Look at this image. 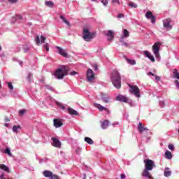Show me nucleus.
Wrapping results in <instances>:
<instances>
[{
  "instance_id": "obj_17",
  "label": "nucleus",
  "mask_w": 179,
  "mask_h": 179,
  "mask_svg": "<svg viewBox=\"0 0 179 179\" xmlns=\"http://www.w3.org/2000/svg\"><path fill=\"white\" fill-rule=\"evenodd\" d=\"M53 123H54V127L55 128H59L61 127L62 125H63L62 122H61V120H59V119H54Z\"/></svg>"
},
{
  "instance_id": "obj_52",
  "label": "nucleus",
  "mask_w": 179,
  "mask_h": 179,
  "mask_svg": "<svg viewBox=\"0 0 179 179\" xmlns=\"http://www.w3.org/2000/svg\"><path fill=\"white\" fill-rule=\"evenodd\" d=\"M4 121L6 122H9V121H10V120H9V118H8V117H5Z\"/></svg>"
},
{
  "instance_id": "obj_18",
  "label": "nucleus",
  "mask_w": 179,
  "mask_h": 179,
  "mask_svg": "<svg viewBox=\"0 0 179 179\" xmlns=\"http://www.w3.org/2000/svg\"><path fill=\"white\" fill-rule=\"evenodd\" d=\"M138 131L140 134H143V132L144 131H149V129H148L146 127H143V125H142L141 122L138 123Z\"/></svg>"
},
{
  "instance_id": "obj_36",
  "label": "nucleus",
  "mask_w": 179,
  "mask_h": 179,
  "mask_svg": "<svg viewBox=\"0 0 179 179\" xmlns=\"http://www.w3.org/2000/svg\"><path fill=\"white\" fill-rule=\"evenodd\" d=\"M4 153L8 155V156H12V152H10V149L9 148L6 149Z\"/></svg>"
},
{
  "instance_id": "obj_23",
  "label": "nucleus",
  "mask_w": 179,
  "mask_h": 179,
  "mask_svg": "<svg viewBox=\"0 0 179 179\" xmlns=\"http://www.w3.org/2000/svg\"><path fill=\"white\" fill-rule=\"evenodd\" d=\"M110 124V122L108 120H103V122L101 123V128L103 129H106V128H108V124Z\"/></svg>"
},
{
  "instance_id": "obj_28",
  "label": "nucleus",
  "mask_w": 179,
  "mask_h": 179,
  "mask_svg": "<svg viewBox=\"0 0 179 179\" xmlns=\"http://www.w3.org/2000/svg\"><path fill=\"white\" fill-rule=\"evenodd\" d=\"M85 142H87V143H88L89 145H93V143H94V141H93L92 138L89 137L85 138Z\"/></svg>"
},
{
  "instance_id": "obj_39",
  "label": "nucleus",
  "mask_w": 179,
  "mask_h": 179,
  "mask_svg": "<svg viewBox=\"0 0 179 179\" xmlns=\"http://www.w3.org/2000/svg\"><path fill=\"white\" fill-rule=\"evenodd\" d=\"M81 152H82V149H80V148H77L76 150V155H80Z\"/></svg>"
},
{
  "instance_id": "obj_14",
  "label": "nucleus",
  "mask_w": 179,
  "mask_h": 179,
  "mask_svg": "<svg viewBox=\"0 0 179 179\" xmlns=\"http://www.w3.org/2000/svg\"><path fill=\"white\" fill-rule=\"evenodd\" d=\"M52 146H54L55 148H61V141H59V139L52 137Z\"/></svg>"
},
{
  "instance_id": "obj_26",
  "label": "nucleus",
  "mask_w": 179,
  "mask_h": 179,
  "mask_svg": "<svg viewBox=\"0 0 179 179\" xmlns=\"http://www.w3.org/2000/svg\"><path fill=\"white\" fill-rule=\"evenodd\" d=\"M21 128L22 127H20V125L13 126V131L15 132V134H17V132H19V129H21Z\"/></svg>"
},
{
  "instance_id": "obj_19",
  "label": "nucleus",
  "mask_w": 179,
  "mask_h": 179,
  "mask_svg": "<svg viewBox=\"0 0 179 179\" xmlns=\"http://www.w3.org/2000/svg\"><path fill=\"white\" fill-rule=\"evenodd\" d=\"M43 174L44 177H46L47 178H51L54 174H52V172L51 171H44L43 172Z\"/></svg>"
},
{
  "instance_id": "obj_29",
  "label": "nucleus",
  "mask_w": 179,
  "mask_h": 179,
  "mask_svg": "<svg viewBox=\"0 0 179 179\" xmlns=\"http://www.w3.org/2000/svg\"><path fill=\"white\" fill-rule=\"evenodd\" d=\"M165 156L166 157V159H171L173 157V155L171 154V152L169 150H166L165 152Z\"/></svg>"
},
{
  "instance_id": "obj_62",
  "label": "nucleus",
  "mask_w": 179,
  "mask_h": 179,
  "mask_svg": "<svg viewBox=\"0 0 179 179\" xmlns=\"http://www.w3.org/2000/svg\"><path fill=\"white\" fill-rule=\"evenodd\" d=\"M92 1H96V0H92Z\"/></svg>"
},
{
  "instance_id": "obj_1",
  "label": "nucleus",
  "mask_w": 179,
  "mask_h": 179,
  "mask_svg": "<svg viewBox=\"0 0 179 179\" xmlns=\"http://www.w3.org/2000/svg\"><path fill=\"white\" fill-rule=\"evenodd\" d=\"M145 169L141 174L143 177H145V178L148 179H153V177H152V175L150 174V172L155 167H156V164H155V162L151 159H145Z\"/></svg>"
},
{
  "instance_id": "obj_55",
  "label": "nucleus",
  "mask_w": 179,
  "mask_h": 179,
  "mask_svg": "<svg viewBox=\"0 0 179 179\" xmlns=\"http://www.w3.org/2000/svg\"><path fill=\"white\" fill-rule=\"evenodd\" d=\"M17 19H20V20H22V15H17Z\"/></svg>"
},
{
  "instance_id": "obj_25",
  "label": "nucleus",
  "mask_w": 179,
  "mask_h": 179,
  "mask_svg": "<svg viewBox=\"0 0 179 179\" xmlns=\"http://www.w3.org/2000/svg\"><path fill=\"white\" fill-rule=\"evenodd\" d=\"M127 37H129V31L127 29L123 30V35L122 36V38H127Z\"/></svg>"
},
{
  "instance_id": "obj_9",
  "label": "nucleus",
  "mask_w": 179,
  "mask_h": 179,
  "mask_svg": "<svg viewBox=\"0 0 179 179\" xmlns=\"http://www.w3.org/2000/svg\"><path fill=\"white\" fill-rule=\"evenodd\" d=\"M145 17L151 20V23H156V16L153 15V13L150 11H148L145 13Z\"/></svg>"
},
{
  "instance_id": "obj_57",
  "label": "nucleus",
  "mask_w": 179,
  "mask_h": 179,
  "mask_svg": "<svg viewBox=\"0 0 179 179\" xmlns=\"http://www.w3.org/2000/svg\"><path fill=\"white\" fill-rule=\"evenodd\" d=\"M124 178H125V175L122 174V175H121V179H124Z\"/></svg>"
},
{
  "instance_id": "obj_20",
  "label": "nucleus",
  "mask_w": 179,
  "mask_h": 179,
  "mask_svg": "<svg viewBox=\"0 0 179 179\" xmlns=\"http://www.w3.org/2000/svg\"><path fill=\"white\" fill-rule=\"evenodd\" d=\"M106 36L108 37V40L110 41L114 38V32L111 30H108Z\"/></svg>"
},
{
  "instance_id": "obj_16",
  "label": "nucleus",
  "mask_w": 179,
  "mask_h": 179,
  "mask_svg": "<svg viewBox=\"0 0 179 179\" xmlns=\"http://www.w3.org/2000/svg\"><path fill=\"white\" fill-rule=\"evenodd\" d=\"M143 54L146 57V58H149L152 61V62H155V57H153V55H152V53H150L148 50H145L143 52Z\"/></svg>"
},
{
  "instance_id": "obj_8",
  "label": "nucleus",
  "mask_w": 179,
  "mask_h": 179,
  "mask_svg": "<svg viewBox=\"0 0 179 179\" xmlns=\"http://www.w3.org/2000/svg\"><path fill=\"white\" fill-rule=\"evenodd\" d=\"M170 23H171V20H170V19H166V20H163L164 27L166 30H171V29H173V26H171V24H170Z\"/></svg>"
},
{
  "instance_id": "obj_59",
  "label": "nucleus",
  "mask_w": 179,
  "mask_h": 179,
  "mask_svg": "<svg viewBox=\"0 0 179 179\" xmlns=\"http://www.w3.org/2000/svg\"><path fill=\"white\" fill-rule=\"evenodd\" d=\"M4 126H6L8 128V127H9V124L5 123Z\"/></svg>"
},
{
  "instance_id": "obj_21",
  "label": "nucleus",
  "mask_w": 179,
  "mask_h": 179,
  "mask_svg": "<svg viewBox=\"0 0 179 179\" xmlns=\"http://www.w3.org/2000/svg\"><path fill=\"white\" fill-rule=\"evenodd\" d=\"M0 169L1 170H3V171H5L6 173H10V169L8 166L5 164H0Z\"/></svg>"
},
{
  "instance_id": "obj_43",
  "label": "nucleus",
  "mask_w": 179,
  "mask_h": 179,
  "mask_svg": "<svg viewBox=\"0 0 179 179\" xmlns=\"http://www.w3.org/2000/svg\"><path fill=\"white\" fill-rule=\"evenodd\" d=\"M169 149L170 150H174V145L173 144H169Z\"/></svg>"
},
{
  "instance_id": "obj_45",
  "label": "nucleus",
  "mask_w": 179,
  "mask_h": 179,
  "mask_svg": "<svg viewBox=\"0 0 179 179\" xmlns=\"http://www.w3.org/2000/svg\"><path fill=\"white\" fill-rule=\"evenodd\" d=\"M50 179H59V177L57 175H53V176H52Z\"/></svg>"
},
{
  "instance_id": "obj_31",
  "label": "nucleus",
  "mask_w": 179,
  "mask_h": 179,
  "mask_svg": "<svg viewBox=\"0 0 179 179\" xmlns=\"http://www.w3.org/2000/svg\"><path fill=\"white\" fill-rule=\"evenodd\" d=\"M60 19H62V20L64 22V23L67 24V26H71L69 21H68L66 19H65V17H64V15H60Z\"/></svg>"
},
{
  "instance_id": "obj_13",
  "label": "nucleus",
  "mask_w": 179,
  "mask_h": 179,
  "mask_svg": "<svg viewBox=\"0 0 179 179\" xmlns=\"http://www.w3.org/2000/svg\"><path fill=\"white\" fill-rule=\"evenodd\" d=\"M117 101H122V103H128L129 99L128 97L123 96V95H119L115 99Z\"/></svg>"
},
{
  "instance_id": "obj_15",
  "label": "nucleus",
  "mask_w": 179,
  "mask_h": 179,
  "mask_svg": "<svg viewBox=\"0 0 179 179\" xmlns=\"http://www.w3.org/2000/svg\"><path fill=\"white\" fill-rule=\"evenodd\" d=\"M101 100L103 103H110V96L107 94L101 93Z\"/></svg>"
},
{
  "instance_id": "obj_30",
  "label": "nucleus",
  "mask_w": 179,
  "mask_h": 179,
  "mask_svg": "<svg viewBox=\"0 0 179 179\" xmlns=\"http://www.w3.org/2000/svg\"><path fill=\"white\" fill-rule=\"evenodd\" d=\"M173 78H175V79H178L179 80V73L177 69H173Z\"/></svg>"
},
{
  "instance_id": "obj_3",
  "label": "nucleus",
  "mask_w": 179,
  "mask_h": 179,
  "mask_svg": "<svg viewBox=\"0 0 179 179\" xmlns=\"http://www.w3.org/2000/svg\"><path fill=\"white\" fill-rule=\"evenodd\" d=\"M68 72H69V66L62 65L55 72V76L57 79H64V77L68 75Z\"/></svg>"
},
{
  "instance_id": "obj_51",
  "label": "nucleus",
  "mask_w": 179,
  "mask_h": 179,
  "mask_svg": "<svg viewBox=\"0 0 179 179\" xmlns=\"http://www.w3.org/2000/svg\"><path fill=\"white\" fill-rule=\"evenodd\" d=\"M117 17H118L119 19H121V18L124 17V14H119V15H117Z\"/></svg>"
},
{
  "instance_id": "obj_61",
  "label": "nucleus",
  "mask_w": 179,
  "mask_h": 179,
  "mask_svg": "<svg viewBox=\"0 0 179 179\" xmlns=\"http://www.w3.org/2000/svg\"><path fill=\"white\" fill-rule=\"evenodd\" d=\"M84 178H86V174L84 175Z\"/></svg>"
},
{
  "instance_id": "obj_47",
  "label": "nucleus",
  "mask_w": 179,
  "mask_h": 179,
  "mask_svg": "<svg viewBox=\"0 0 179 179\" xmlns=\"http://www.w3.org/2000/svg\"><path fill=\"white\" fill-rule=\"evenodd\" d=\"M164 101H159V106H161V107H164Z\"/></svg>"
},
{
  "instance_id": "obj_10",
  "label": "nucleus",
  "mask_w": 179,
  "mask_h": 179,
  "mask_svg": "<svg viewBox=\"0 0 179 179\" xmlns=\"http://www.w3.org/2000/svg\"><path fill=\"white\" fill-rule=\"evenodd\" d=\"M45 40H46L45 37H44L43 36H41V40H40V36H36L35 37V41H36L37 45H38L39 44H43V43H45Z\"/></svg>"
},
{
  "instance_id": "obj_40",
  "label": "nucleus",
  "mask_w": 179,
  "mask_h": 179,
  "mask_svg": "<svg viewBox=\"0 0 179 179\" xmlns=\"http://www.w3.org/2000/svg\"><path fill=\"white\" fill-rule=\"evenodd\" d=\"M31 78H33V74L29 73L27 76V79H28L29 82H30V80H31Z\"/></svg>"
},
{
  "instance_id": "obj_6",
  "label": "nucleus",
  "mask_w": 179,
  "mask_h": 179,
  "mask_svg": "<svg viewBox=\"0 0 179 179\" xmlns=\"http://www.w3.org/2000/svg\"><path fill=\"white\" fill-rule=\"evenodd\" d=\"M161 45H162V43H160L159 42H156L152 45L153 53L155 54L156 58H159V57H160V54H159V51H160Z\"/></svg>"
},
{
  "instance_id": "obj_53",
  "label": "nucleus",
  "mask_w": 179,
  "mask_h": 179,
  "mask_svg": "<svg viewBox=\"0 0 179 179\" xmlns=\"http://www.w3.org/2000/svg\"><path fill=\"white\" fill-rule=\"evenodd\" d=\"M94 71H97V69H99L96 64L94 65Z\"/></svg>"
},
{
  "instance_id": "obj_60",
  "label": "nucleus",
  "mask_w": 179,
  "mask_h": 179,
  "mask_svg": "<svg viewBox=\"0 0 179 179\" xmlns=\"http://www.w3.org/2000/svg\"><path fill=\"white\" fill-rule=\"evenodd\" d=\"M1 50H2V47L0 46V51H1Z\"/></svg>"
},
{
  "instance_id": "obj_5",
  "label": "nucleus",
  "mask_w": 179,
  "mask_h": 179,
  "mask_svg": "<svg viewBox=\"0 0 179 179\" xmlns=\"http://www.w3.org/2000/svg\"><path fill=\"white\" fill-rule=\"evenodd\" d=\"M129 87H130V92L132 94H134V96H136V97H138V99L139 97H141V92L138 86L129 85Z\"/></svg>"
},
{
  "instance_id": "obj_37",
  "label": "nucleus",
  "mask_w": 179,
  "mask_h": 179,
  "mask_svg": "<svg viewBox=\"0 0 179 179\" xmlns=\"http://www.w3.org/2000/svg\"><path fill=\"white\" fill-rule=\"evenodd\" d=\"M43 48H45L47 52H49L50 51V48L48 47V43H45L43 45Z\"/></svg>"
},
{
  "instance_id": "obj_38",
  "label": "nucleus",
  "mask_w": 179,
  "mask_h": 179,
  "mask_svg": "<svg viewBox=\"0 0 179 179\" xmlns=\"http://www.w3.org/2000/svg\"><path fill=\"white\" fill-rule=\"evenodd\" d=\"M101 3L104 6H107V5H108V1L107 0H101Z\"/></svg>"
},
{
  "instance_id": "obj_54",
  "label": "nucleus",
  "mask_w": 179,
  "mask_h": 179,
  "mask_svg": "<svg viewBox=\"0 0 179 179\" xmlns=\"http://www.w3.org/2000/svg\"><path fill=\"white\" fill-rule=\"evenodd\" d=\"M118 122H115L114 123H113V127H115V125H118Z\"/></svg>"
},
{
  "instance_id": "obj_44",
  "label": "nucleus",
  "mask_w": 179,
  "mask_h": 179,
  "mask_svg": "<svg viewBox=\"0 0 179 179\" xmlns=\"http://www.w3.org/2000/svg\"><path fill=\"white\" fill-rule=\"evenodd\" d=\"M24 113H26L25 110H20L19 111V115H23V114H24Z\"/></svg>"
},
{
  "instance_id": "obj_11",
  "label": "nucleus",
  "mask_w": 179,
  "mask_h": 179,
  "mask_svg": "<svg viewBox=\"0 0 179 179\" xmlns=\"http://www.w3.org/2000/svg\"><path fill=\"white\" fill-rule=\"evenodd\" d=\"M56 48L58 51V54H59L62 57H64L65 58L68 57V53H66V51H65V50L59 46H56Z\"/></svg>"
},
{
  "instance_id": "obj_41",
  "label": "nucleus",
  "mask_w": 179,
  "mask_h": 179,
  "mask_svg": "<svg viewBox=\"0 0 179 179\" xmlns=\"http://www.w3.org/2000/svg\"><path fill=\"white\" fill-rule=\"evenodd\" d=\"M8 88H10V90H13V85H12V83H8Z\"/></svg>"
},
{
  "instance_id": "obj_7",
  "label": "nucleus",
  "mask_w": 179,
  "mask_h": 179,
  "mask_svg": "<svg viewBox=\"0 0 179 179\" xmlns=\"http://www.w3.org/2000/svg\"><path fill=\"white\" fill-rule=\"evenodd\" d=\"M87 80H88V82L94 80V73L90 69H89L87 71Z\"/></svg>"
},
{
  "instance_id": "obj_24",
  "label": "nucleus",
  "mask_w": 179,
  "mask_h": 179,
  "mask_svg": "<svg viewBox=\"0 0 179 179\" xmlns=\"http://www.w3.org/2000/svg\"><path fill=\"white\" fill-rule=\"evenodd\" d=\"M171 176V171H170V168H166L164 171V176L170 177Z\"/></svg>"
},
{
  "instance_id": "obj_4",
  "label": "nucleus",
  "mask_w": 179,
  "mask_h": 179,
  "mask_svg": "<svg viewBox=\"0 0 179 179\" xmlns=\"http://www.w3.org/2000/svg\"><path fill=\"white\" fill-rule=\"evenodd\" d=\"M96 36V33H90L89 31V29H84L83 30V38L85 41H90L92 38H94V37Z\"/></svg>"
},
{
  "instance_id": "obj_27",
  "label": "nucleus",
  "mask_w": 179,
  "mask_h": 179,
  "mask_svg": "<svg viewBox=\"0 0 179 179\" xmlns=\"http://www.w3.org/2000/svg\"><path fill=\"white\" fill-rule=\"evenodd\" d=\"M45 5L46 6H48V8H52L54 6V2L51 1H46L45 2Z\"/></svg>"
},
{
  "instance_id": "obj_56",
  "label": "nucleus",
  "mask_w": 179,
  "mask_h": 179,
  "mask_svg": "<svg viewBox=\"0 0 179 179\" xmlns=\"http://www.w3.org/2000/svg\"><path fill=\"white\" fill-rule=\"evenodd\" d=\"M155 79H156V80H160V77L156 76V77H155Z\"/></svg>"
},
{
  "instance_id": "obj_46",
  "label": "nucleus",
  "mask_w": 179,
  "mask_h": 179,
  "mask_svg": "<svg viewBox=\"0 0 179 179\" xmlns=\"http://www.w3.org/2000/svg\"><path fill=\"white\" fill-rule=\"evenodd\" d=\"M112 3H117V5H120V0H112Z\"/></svg>"
},
{
  "instance_id": "obj_32",
  "label": "nucleus",
  "mask_w": 179,
  "mask_h": 179,
  "mask_svg": "<svg viewBox=\"0 0 179 179\" xmlns=\"http://www.w3.org/2000/svg\"><path fill=\"white\" fill-rule=\"evenodd\" d=\"M55 104H57V106H58V107H60V108H62V110H65V105L62 104V103L56 101Z\"/></svg>"
},
{
  "instance_id": "obj_2",
  "label": "nucleus",
  "mask_w": 179,
  "mask_h": 179,
  "mask_svg": "<svg viewBox=\"0 0 179 179\" xmlns=\"http://www.w3.org/2000/svg\"><path fill=\"white\" fill-rule=\"evenodd\" d=\"M110 80L116 89L121 88V75L117 70H113L110 74Z\"/></svg>"
},
{
  "instance_id": "obj_34",
  "label": "nucleus",
  "mask_w": 179,
  "mask_h": 179,
  "mask_svg": "<svg viewBox=\"0 0 179 179\" xmlns=\"http://www.w3.org/2000/svg\"><path fill=\"white\" fill-rule=\"evenodd\" d=\"M127 62L128 64H129L130 65H136V62L135 60L127 59Z\"/></svg>"
},
{
  "instance_id": "obj_58",
  "label": "nucleus",
  "mask_w": 179,
  "mask_h": 179,
  "mask_svg": "<svg viewBox=\"0 0 179 179\" xmlns=\"http://www.w3.org/2000/svg\"><path fill=\"white\" fill-rule=\"evenodd\" d=\"M148 75H152V76H155V74H153V73L152 72H149Z\"/></svg>"
},
{
  "instance_id": "obj_48",
  "label": "nucleus",
  "mask_w": 179,
  "mask_h": 179,
  "mask_svg": "<svg viewBox=\"0 0 179 179\" xmlns=\"http://www.w3.org/2000/svg\"><path fill=\"white\" fill-rule=\"evenodd\" d=\"M175 85H176V87L178 88V89H179V82H178V80H176L175 81Z\"/></svg>"
},
{
  "instance_id": "obj_12",
  "label": "nucleus",
  "mask_w": 179,
  "mask_h": 179,
  "mask_svg": "<svg viewBox=\"0 0 179 179\" xmlns=\"http://www.w3.org/2000/svg\"><path fill=\"white\" fill-rule=\"evenodd\" d=\"M94 106H95L99 111H106L108 114H110V113L108 108L101 106L100 103H94Z\"/></svg>"
},
{
  "instance_id": "obj_22",
  "label": "nucleus",
  "mask_w": 179,
  "mask_h": 179,
  "mask_svg": "<svg viewBox=\"0 0 179 179\" xmlns=\"http://www.w3.org/2000/svg\"><path fill=\"white\" fill-rule=\"evenodd\" d=\"M67 111L69 113L71 114V115H78V112L76 110H75L73 108H67Z\"/></svg>"
},
{
  "instance_id": "obj_42",
  "label": "nucleus",
  "mask_w": 179,
  "mask_h": 179,
  "mask_svg": "<svg viewBox=\"0 0 179 179\" xmlns=\"http://www.w3.org/2000/svg\"><path fill=\"white\" fill-rule=\"evenodd\" d=\"M122 45H124V47H126L127 48H129V43H127V42H123L122 43Z\"/></svg>"
},
{
  "instance_id": "obj_50",
  "label": "nucleus",
  "mask_w": 179,
  "mask_h": 179,
  "mask_svg": "<svg viewBox=\"0 0 179 179\" xmlns=\"http://www.w3.org/2000/svg\"><path fill=\"white\" fill-rule=\"evenodd\" d=\"M8 2H10V3H15V2H17V0H8Z\"/></svg>"
},
{
  "instance_id": "obj_33",
  "label": "nucleus",
  "mask_w": 179,
  "mask_h": 179,
  "mask_svg": "<svg viewBox=\"0 0 179 179\" xmlns=\"http://www.w3.org/2000/svg\"><path fill=\"white\" fill-rule=\"evenodd\" d=\"M22 48L24 50V52H29V50H30V47L27 45H24Z\"/></svg>"
},
{
  "instance_id": "obj_49",
  "label": "nucleus",
  "mask_w": 179,
  "mask_h": 179,
  "mask_svg": "<svg viewBox=\"0 0 179 179\" xmlns=\"http://www.w3.org/2000/svg\"><path fill=\"white\" fill-rule=\"evenodd\" d=\"M70 75H71V76H73V75H78V72H76V71H72L71 73H70Z\"/></svg>"
},
{
  "instance_id": "obj_35",
  "label": "nucleus",
  "mask_w": 179,
  "mask_h": 179,
  "mask_svg": "<svg viewBox=\"0 0 179 179\" xmlns=\"http://www.w3.org/2000/svg\"><path fill=\"white\" fill-rule=\"evenodd\" d=\"M129 6H131V8H138V5L135 3L130 2L128 3Z\"/></svg>"
}]
</instances>
